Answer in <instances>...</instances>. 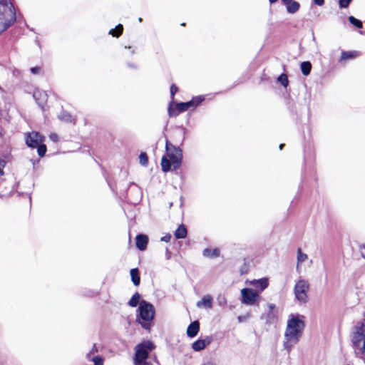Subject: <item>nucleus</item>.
I'll return each mask as SVG.
<instances>
[{
    "instance_id": "obj_1",
    "label": "nucleus",
    "mask_w": 365,
    "mask_h": 365,
    "mask_svg": "<svg viewBox=\"0 0 365 365\" xmlns=\"http://www.w3.org/2000/svg\"><path fill=\"white\" fill-rule=\"evenodd\" d=\"M305 328L304 316L290 314L287 321L284 334L283 346L289 354L292 348L300 341Z\"/></svg>"
},
{
    "instance_id": "obj_2",
    "label": "nucleus",
    "mask_w": 365,
    "mask_h": 365,
    "mask_svg": "<svg viewBox=\"0 0 365 365\" xmlns=\"http://www.w3.org/2000/svg\"><path fill=\"white\" fill-rule=\"evenodd\" d=\"M165 155L161 158V168L164 172L178 169L182 163L181 149L166 141Z\"/></svg>"
},
{
    "instance_id": "obj_3",
    "label": "nucleus",
    "mask_w": 365,
    "mask_h": 365,
    "mask_svg": "<svg viewBox=\"0 0 365 365\" xmlns=\"http://www.w3.org/2000/svg\"><path fill=\"white\" fill-rule=\"evenodd\" d=\"M155 313L154 306L151 303L143 299L140 301L137 309L136 322L144 329L150 331L153 325Z\"/></svg>"
},
{
    "instance_id": "obj_4",
    "label": "nucleus",
    "mask_w": 365,
    "mask_h": 365,
    "mask_svg": "<svg viewBox=\"0 0 365 365\" xmlns=\"http://www.w3.org/2000/svg\"><path fill=\"white\" fill-rule=\"evenodd\" d=\"M16 21L15 8L10 0H0V34Z\"/></svg>"
},
{
    "instance_id": "obj_5",
    "label": "nucleus",
    "mask_w": 365,
    "mask_h": 365,
    "mask_svg": "<svg viewBox=\"0 0 365 365\" xmlns=\"http://www.w3.org/2000/svg\"><path fill=\"white\" fill-rule=\"evenodd\" d=\"M204 100L205 97L203 96H198L192 98V100L187 102L170 104L168 108L169 115L170 117L177 116L180 113L189 109H195Z\"/></svg>"
},
{
    "instance_id": "obj_6",
    "label": "nucleus",
    "mask_w": 365,
    "mask_h": 365,
    "mask_svg": "<svg viewBox=\"0 0 365 365\" xmlns=\"http://www.w3.org/2000/svg\"><path fill=\"white\" fill-rule=\"evenodd\" d=\"M154 344L150 341H143L136 345L135 350L134 364L135 365H152L146 361L149 351L153 350Z\"/></svg>"
},
{
    "instance_id": "obj_7",
    "label": "nucleus",
    "mask_w": 365,
    "mask_h": 365,
    "mask_svg": "<svg viewBox=\"0 0 365 365\" xmlns=\"http://www.w3.org/2000/svg\"><path fill=\"white\" fill-rule=\"evenodd\" d=\"M351 341L356 351L365 356V319L356 327Z\"/></svg>"
},
{
    "instance_id": "obj_8",
    "label": "nucleus",
    "mask_w": 365,
    "mask_h": 365,
    "mask_svg": "<svg viewBox=\"0 0 365 365\" xmlns=\"http://www.w3.org/2000/svg\"><path fill=\"white\" fill-rule=\"evenodd\" d=\"M309 289V284L307 281L303 279L297 280L294 287L295 299L300 303H306L308 300Z\"/></svg>"
},
{
    "instance_id": "obj_9",
    "label": "nucleus",
    "mask_w": 365,
    "mask_h": 365,
    "mask_svg": "<svg viewBox=\"0 0 365 365\" xmlns=\"http://www.w3.org/2000/svg\"><path fill=\"white\" fill-rule=\"evenodd\" d=\"M241 302L246 305L258 304L260 300V295L252 288H244L241 289Z\"/></svg>"
},
{
    "instance_id": "obj_10",
    "label": "nucleus",
    "mask_w": 365,
    "mask_h": 365,
    "mask_svg": "<svg viewBox=\"0 0 365 365\" xmlns=\"http://www.w3.org/2000/svg\"><path fill=\"white\" fill-rule=\"evenodd\" d=\"M44 140V137L38 132H31L27 134L26 138V145L32 148H36Z\"/></svg>"
},
{
    "instance_id": "obj_11",
    "label": "nucleus",
    "mask_w": 365,
    "mask_h": 365,
    "mask_svg": "<svg viewBox=\"0 0 365 365\" xmlns=\"http://www.w3.org/2000/svg\"><path fill=\"white\" fill-rule=\"evenodd\" d=\"M248 283L253 287L252 289H254V290L259 295L268 287L269 284L268 279L267 278L254 279L249 282Z\"/></svg>"
},
{
    "instance_id": "obj_12",
    "label": "nucleus",
    "mask_w": 365,
    "mask_h": 365,
    "mask_svg": "<svg viewBox=\"0 0 365 365\" xmlns=\"http://www.w3.org/2000/svg\"><path fill=\"white\" fill-rule=\"evenodd\" d=\"M212 342V339L209 336L203 339H198L192 344V349L195 351H200L203 350L207 346L210 345Z\"/></svg>"
},
{
    "instance_id": "obj_13",
    "label": "nucleus",
    "mask_w": 365,
    "mask_h": 365,
    "mask_svg": "<svg viewBox=\"0 0 365 365\" xmlns=\"http://www.w3.org/2000/svg\"><path fill=\"white\" fill-rule=\"evenodd\" d=\"M213 299L211 295L206 294L200 300L197 302L196 306L198 308L210 309L212 307Z\"/></svg>"
},
{
    "instance_id": "obj_14",
    "label": "nucleus",
    "mask_w": 365,
    "mask_h": 365,
    "mask_svg": "<svg viewBox=\"0 0 365 365\" xmlns=\"http://www.w3.org/2000/svg\"><path fill=\"white\" fill-rule=\"evenodd\" d=\"M148 243V237L147 235L139 234L136 236V247L139 250H145L147 247Z\"/></svg>"
},
{
    "instance_id": "obj_15",
    "label": "nucleus",
    "mask_w": 365,
    "mask_h": 365,
    "mask_svg": "<svg viewBox=\"0 0 365 365\" xmlns=\"http://www.w3.org/2000/svg\"><path fill=\"white\" fill-rule=\"evenodd\" d=\"M308 259V255L304 253L301 248H298L297 252V266L296 269L299 273L301 272V267L302 263Z\"/></svg>"
},
{
    "instance_id": "obj_16",
    "label": "nucleus",
    "mask_w": 365,
    "mask_h": 365,
    "mask_svg": "<svg viewBox=\"0 0 365 365\" xmlns=\"http://www.w3.org/2000/svg\"><path fill=\"white\" fill-rule=\"evenodd\" d=\"M358 56H359V52L356 51H342L339 61L342 63L347 60L356 58Z\"/></svg>"
},
{
    "instance_id": "obj_17",
    "label": "nucleus",
    "mask_w": 365,
    "mask_h": 365,
    "mask_svg": "<svg viewBox=\"0 0 365 365\" xmlns=\"http://www.w3.org/2000/svg\"><path fill=\"white\" fill-rule=\"evenodd\" d=\"M200 330V323L197 321L192 322L187 329V335L189 337L195 336Z\"/></svg>"
},
{
    "instance_id": "obj_18",
    "label": "nucleus",
    "mask_w": 365,
    "mask_h": 365,
    "mask_svg": "<svg viewBox=\"0 0 365 365\" xmlns=\"http://www.w3.org/2000/svg\"><path fill=\"white\" fill-rule=\"evenodd\" d=\"M58 118L60 120L66 123H75V119L72 115L67 111L62 110L58 115Z\"/></svg>"
},
{
    "instance_id": "obj_19",
    "label": "nucleus",
    "mask_w": 365,
    "mask_h": 365,
    "mask_svg": "<svg viewBox=\"0 0 365 365\" xmlns=\"http://www.w3.org/2000/svg\"><path fill=\"white\" fill-rule=\"evenodd\" d=\"M187 232L184 225H180L175 230V237L178 239H183L187 236Z\"/></svg>"
},
{
    "instance_id": "obj_20",
    "label": "nucleus",
    "mask_w": 365,
    "mask_h": 365,
    "mask_svg": "<svg viewBox=\"0 0 365 365\" xmlns=\"http://www.w3.org/2000/svg\"><path fill=\"white\" fill-rule=\"evenodd\" d=\"M130 277L131 280L135 286H138L140 282V277L139 274V271L137 268H133L130 269Z\"/></svg>"
},
{
    "instance_id": "obj_21",
    "label": "nucleus",
    "mask_w": 365,
    "mask_h": 365,
    "mask_svg": "<svg viewBox=\"0 0 365 365\" xmlns=\"http://www.w3.org/2000/svg\"><path fill=\"white\" fill-rule=\"evenodd\" d=\"M286 6L287 11L289 14H295L299 9L300 5L297 1H292L290 3L287 4H284Z\"/></svg>"
},
{
    "instance_id": "obj_22",
    "label": "nucleus",
    "mask_w": 365,
    "mask_h": 365,
    "mask_svg": "<svg viewBox=\"0 0 365 365\" xmlns=\"http://www.w3.org/2000/svg\"><path fill=\"white\" fill-rule=\"evenodd\" d=\"M219 255L220 250L217 248L212 250L207 248L203 250V256L206 257L213 258L217 257Z\"/></svg>"
},
{
    "instance_id": "obj_23",
    "label": "nucleus",
    "mask_w": 365,
    "mask_h": 365,
    "mask_svg": "<svg viewBox=\"0 0 365 365\" xmlns=\"http://www.w3.org/2000/svg\"><path fill=\"white\" fill-rule=\"evenodd\" d=\"M140 295L138 292H135L128 302V305L131 307H135L140 304Z\"/></svg>"
},
{
    "instance_id": "obj_24",
    "label": "nucleus",
    "mask_w": 365,
    "mask_h": 365,
    "mask_svg": "<svg viewBox=\"0 0 365 365\" xmlns=\"http://www.w3.org/2000/svg\"><path fill=\"white\" fill-rule=\"evenodd\" d=\"M301 71L304 76H308L312 69V64L309 61H304L301 63Z\"/></svg>"
},
{
    "instance_id": "obj_25",
    "label": "nucleus",
    "mask_w": 365,
    "mask_h": 365,
    "mask_svg": "<svg viewBox=\"0 0 365 365\" xmlns=\"http://www.w3.org/2000/svg\"><path fill=\"white\" fill-rule=\"evenodd\" d=\"M277 312H268L266 317H264V319L267 324L274 323L277 320ZM262 319H264V316H262Z\"/></svg>"
},
{
    "instance_id": "obj_26",
    "label": "nucleus",
    "mask_w": 365,
    "mask_h": 365,
    "mask_svg": "<svg viewBox=\"0 0 365 365\" xmlns=\"http://www.w3.org/2000/svg\"><path fill=\"white\" fill-rule=\"evenodd\" d=\"M123 27L121 24L116 26L115 29H112L109 31V34L113 36L119 37L123 33Z\"/></svg>"
},
{
    "instance_id": "obj_27",
    "label": "nucleus",
    "mask_w": 365,
    "mask_h": 365,
    "mask_svg": "<svg viewBox=\"0 0 365 365\" xmlns=\"http://www.w3.org/2000/svg\"><path fill=\"white\" fill-rule=\"evenodd\" d=\"M37 148L38 154L40 157H43L46 152V146L44 144L40 143L38 146L36 147Z\"/></svg>"
},
{
    "instance_id": "obj_28",
    "label": "nucleus",
    "mask_w": 365,
    "mask_h": 365,
    "mask_svg": "<svg viewBox=\"0 0 365 365\" xmlns=\"http://www.w3.org/2000/svg\"><path fill=\"white\" fill-rule=\"evenodd\" d=\"M139 162L143 166H146L148 163V158L145 153H141L139 155Z\"/></svg>"
},
{
    "instance_id": "obj_29",
    "label": "nucleus",
    "mask_w": 365,
    "mask_h": 365,
    "mask_svg": "<svg viewBox=\"0 0 365 365\" xmlns=\"http://www.w3.org/2000/svg\"><path fill=\"white\" fill-rule=\"evenodd\" d=\"M349 21L351 24H353L356 27H357L359 29L362 28V22L361 21L356 19L354 16H349Z\"/></svg>"
},
{
    "instance_id": "obj_30",
    "label": "nucleus",
    "mask_w": 365,
    "mask_h": 365,
    "mask_svg": "<svg viewBox=\"0 0 365 365\" xmlns=\"http://www.w3.org/2000/svg\"><path fill=\"white\" fill-rule=\"evenodd\" d=\"M278 81L284 86L287 87L288 85L287 76L285 74H281L278 78Z\"/></svg>"
},
{
    "instance_id": "obj_31",
    "label": "nucleus",
    "mask_w": 365,
    "mask_h": 365,
    "mask_svg": "<svg viewBox=\"0 0 365 365\" xmlns=\"http://www.w3.org/2000/svg\"><path fill=\"white\" fill-rule=\"evenodd\" d=\"M178 91V87L173 84L170 86V97H171V102L170 104H173L174 103V96Z\"/></svg>"
},
{
    "instance_id": "obj_32",
    "label": "nucleus",
    "mask_w": 365,
    "mask_h": 365,
    "mask_svg": "<svg viewBox=\"0 0 365 365\" xmlns=\"http://www.w3.org/2000/svg\"><path fill=\"white\" fill-rule=\"evenodd\" d=\"M352 0H339V6L341 9L347 8Z\"/></svg>"
},
{
    "instance_id": "obj_33",
    "label": "nucleus",
    "mask_w": 365,
    "mask_h": 365,
    "mask_svg": "<svg viewBox=\"0 0 365 365\" xmlns=\"http://www.w3.org/2000/svg\"><path fill=\"white\" fill-rule=\"evenodd\" d=\"M92 361L94 362V365H103V359L99 356H96L92 358Z\"/></svg>"
},
{
    "instance_id": "obj_34",
    "label": "nucleus",
    "mask_w": 365,
    "mask_h": 365,
    "mask_svg": "<svg viewBox=\"0 0 365 365\" xmlns=\"http://www.w3.org/2000/svg\"><path fill=\"white\" fill-rule=\"evenodd\" d=\"M248 318H250V314H247L246 315H240L237 317L239 322H243L246 321Z\"/></svg>"
},
{
    "instance_id": "obj_35",
    "label": "nucleus",
    "mask_w": 365,
    "mask_h": 365,
    "mask_svg": "<svg viewBox=\"0 0 365 365\" xmlns=\"http://www.w3.org/2000/svg\"><path fill=\"white\" fill-rule=\"evenodd\" d=\"M49 138L53 141V142H57L58 140V136L56 133H51L50 135H49Z\"/></svg>"
},
{
    "instance_id": "obj_36",
    "label": "nucleus",
    "mask_w": 365,
    "mask_h": 365,
    "mask_svg": "<svg viewBox=\"0 0 365 365\" xmlns=\"http://www.w3.org/2000/svg\"><path fill=\"white\" fill-rule=\"evenodd\" d=\"M41 71V68L40 67H38V66H36V67H32L31 68V72L33 73V74H38Z\"/></svg>"
},
{
    "instance_id": "obj_37",
    "label": "nucleus",
    "mask_w": 365,
    "mask_h": 365,
    "mask_svg": "<svg viewBox=\"0 0 365 365\" xmlns=\"http://www.w3.org/2000/svg\"><path fill=\"white\" fill-rule=\"evenodd\" d=\"M275 305L274 304H268V308H269V312H277V311H275Z\"/></svg>"
},
{
    "instance_id": "obj_38",
    "label": "nucleus",
    "mask_w": 365,
    "mask_h": 365,
    "mask_svg": "<svg viewBox=\"0 0 365 365\" xmlns=\"http://www.w3.org/2000/svg\"><path fill=\"white\" fill-rule=\"evenodd\" d=\"M96 351H97V349L96 347V345L94 344L92 349L91 350V351L87 354V357L90 358L91 354H94Z\"/></svg>"
},
{
    "instance_id": "obj_39",
    "label": "nucleus",
    "mask_w": 365,
    "mask_h": 365,
    "mask_svg": "<svg viewBox=\"0 0 365 365\" xmlns=\"http://www.w3.org/2000/svg\"><path fill=\"white\" fill-rule=\"evenodd\" d=\"M314 2L318 6H322L324 4V0H314Z\"/></svg>"
},
{
    "instance_id": "obj_40",
    "label": "nucleus",
    "mask_w": 365,
    "mask_h": 365,
    "mask_svg": "<svg viewBox=\"0 0 365 365\" xmlns=\"http://www.w3.org/2000/svg\"><path fill=\"white\" fill-rule=\"evenodd\" d=\"M6 161L3 159H0V168L4 169L6 166Z\"/></svg>"
},
{
    "instance_id": "obj_41",
    "label": "nucleus",
    "mask_w": 365,
    "mask_h": 365,
    "mask_svg": "<svg viewBox=\"0 0 365 365\" xmlns=\"http://www.w3.org/2000/svg\"><path fill=\"white\" fill-rule=\"evenodd\" d=\"M170 238H171L170 235H166V236H165L163 237H161V240H163V241H165V242H168Z\"/></svg>"
},
{
    "instance_id": "obj_42",
    "label": "nucleus",
    "mask_w": 365,
    "mask_h": 365,
    "mask_svg": "<svg viewBox=\"0 0 365 365\" xmlns=\"http://www.w3.org/2000/svg\"><path fill=\"white\" fill-rule=\"evenodd\" d=\"M247 266L245 265V267H242V268L241 269V274H245V273H246V272H247Z\"/></svg>"
},
{
    "instance_id": "obj_43",
    "label": "nucleus",
    "mask_w": 365,
    "mask_h": 365,
    "mask_svg": "<svg viewBox=\"0 0 365 365\" xmlns=\"http://www.w3.org/2000/svg\"><path fill=\"white\" fill-rule=\"evenodd\" d=\"M39 95V96H41V93H39V92H35L34 93V98L36 99V101H37V96Z\"/></svg>"
},
{
    "instance_id": "obj_44",
    "label": "nucleus",
    "mask_w": 365,
    "mask_h": 365,
    "mask_svg": "<svg viewBox=\"0 0 365 365\" xmlns=\"http://www.w3.org/2000/svg\"><path fill=\"white\" fill-rule=\"evenodd\" d=\"M292 0H282V2L284 4H287L289 3H290Z\"/></svg>"
},
{
    "instance_id": "obj_45",
    "label": "nucleus",
    "mask_w": 365,
    "mask_h": 365,
    "mask_svg": "<svg viewBox=\"0 0 365 365\" xmlns=\"http://www.w3.org/2000/svg\"><path fill=\"white\" fill-rule=\"evenodd\" d=\"M128 66H129V67H130V68H136V66H135V65H133V64L128 63Z\"/></svg>"
},
{
    "instance_id": "obj_46",
    "label": "nucleus",
    "mask_w": 365,
    "mask_h": 365,
    "mask_svg": "<svg viewBox=\"0 0 365 365\" xmlns=\"http://www.w3.org/2000/svg\"><path fill=\"white\" fill-rule=\"evenodd\" d=\"M4 169L0 168V177L4 175Z\"/></svg>"
},
{
    "instance_id": "obj_47",
    "label": "nucleus",
    "mask_w": 365,
    "mask_h": 365,
    "mask_svg": "<svg viewBox=\"0 0 365 365\" xmlns=\"http://www.w3.org/2000/svg\"><path fill=\"white\" fill-rule=\"evenodd\" d=\"M278 0H269L270 4L276 3Z\"/></svg>"
},
{
    "instance_id": "obj_48",
    "label": "nucleus",
    "mask_w": 365,
    "mask_h": 365,
    "mask_svg": "<svg viewBox=\"0 0 365 365\" xmlns=\"http://www.w3.org/2000/svg\"><path fill=\"white\" fill-rule=\"evenodd\" d=\"M38 106H41V107H43V102H37Z\"/></svg>"
},
{
    "instance_id": "obj_49",
    "label": "nucleus",
    "mask_w": 365,
    "mask_h": 365,
    "mask_svg": "<svg viewBox=\"0 0 365 365\" xmlns=\"http://www.w3.org/2000/svg\"><path fill=\"white\" fill-rule=\"evenodd\" d=\"M283 147H284V144H280L279 145V149L280 150H282Z\"/></svg>"
},
{
    "instance_id": "obj_50",
    "label": "nucleus",
    "mask_w": 365,
    "mask_h": 365,
    "mask_svg": "<svg viewBox=\"0 0 365 365\" xmlns=\"http://www.w3.org/2000/svg\"><path fill=\"white\" fill-rule=\"evenodd\" d=\"M138 21H139V22H141L142 21V18H139Z\"/></svg>"
}]
</instances>
